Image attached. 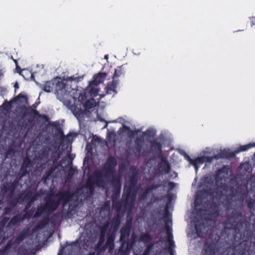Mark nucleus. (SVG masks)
<instances>
[{"label": "nucleus", "mask_w": 255, "mask_h": 255, "mask_svg": "<svg viewBox=\"0 0 255 255\" xmlns=\"http://www.w3.org/2000/svg\"><path fill=\"white\" fill-rule=\"evenodd\" d=\"M226 224L240 236V243L248 242L252 238L253 233L251 229V223L241 211L234 209L226 218Z\"/></svg>", "instance_id": "obj_1"}, {"label": "nucleus", "mask_w": 255, "mask_h": 255, "mask_svg": "<svg viewBox=\"0 0 255 255\" xmlns=\"http://www.w3.org/2000/svg\"><path fill=\"white\" fill-rule=\"evenodd\" d=\"M117 165L116 158L110 156L107 159L106 162L102 169H97L94 171V175L100 184L104 183L103 179L107 180L111 184L114 190V195L119 196L121 187L122 181L121 177L116 175V167Z\"/></svg>", "instance_id": "obj_2"}, {"label": "nucleus", "mask_w": 255, "mask_h": 255, "mask_svg": "<svg viewBox=\"0 0 255 255\" xmlns=\"http://www.w3.org/2000/svg\"><path fill=\"white\" fill-rule=\"evenodd\" d=\"M123 196L122 205L124 208H127L128 205L132 206L136 198V190L124 186Z\"/></svg>", "instance_id": "obj_3"}, {"label": "nucleus", "mask_w": 255, "mask_h": 255, "mask_svg": "<svg viewBox=\"0 0 255 255\" xmlns=\"http://www.w3.org/2000/svg\"><path fill=\"white\" fill-rule=\"evenodd\" d=\"M132 217L130 216L128 212L127 216V221L125 225H124L120 231L121 236L120 241L126 240V238H128L130 235L132 228Z\"/></svg>", "instance_id": "obj_4"}, {"label": "nucleus", "mask_w": 255, "mask_h": 255, "mask_svg": "<svg viewBox=\"0 0 255 255\" xmlns=\"http://www.w3.org/2000/svg\"><path fill=\"white\" fill-rule=\"evenodd\" d=\"M44 201V207L46 209V213L49 214L55 211L60 205L59 201L58 199L55 200L51 196L45 197Z\"/></svg>", "instance_id": "obj_5"}, {"label": "nucleus", "mask_w": 255, "mask_h": 255, "mask_svg": "<svg viewBox=\"0 0 255 255\" xmlns=\"http://www.w3.org/2000/svg\"><path fill=\"white\" fill-rule=\"evenodd\" d=\"M208 220L206 219L204 221H198L195 224L196 233L199 237H204L209 230V227L207 225Z\"/></svg>", "instance_id": "obj_6"}, {"label": "nucleus", "mask_w": 255, "mask_h": 255, "mask_svg": "<svg viewBox=\"0 0 255 255\" xmlns=\"http://www.w3.org/2000/svg\"><path fill=\"white\" fill-rule=\"evenodd\" d=\"M103 179L104 183L102 184L99 183L95 178L94 172L93 174V178L88 179L86 186L91 194H93L94 191L95 185L99 187H104L109 183V181H107V180H105L104 178Z\"/></svg>", "instance_id": "obj_7"}, {"label": "nucleus", "mask_w": 255, "mask_h": 255, "mask_svg": "<svg viewBox=\"0 0 255 255\" xmlns=\"http://www.w3.org/2000/svg\"><path fill=\"white\" fill-rule=\"evenodd\" d=\"M66 84L59 78H54V92L58 96H63L66 93Z\"/></svg>", "instance_id": "obj_8"}, {"label": "nucleus", "mask_w": 255, "mask_h": 255, "mask_svg": "<svg viewBox=\"0 0 255 255\" xmlns=\"http://www.w3.org/2000/svg\"><path fill=\"white\" fill-rule=\"evenodd\" d=\"M28 101L27 97L21 93H19L16 97H14L10 101H5L2 104V106L5 111H9L12 108V104L13 102L18 101L21 103H27Z\"/></svg>", "instance_id": "obj_9"}, {"label": "nucleus", "mask_w": 255, "mask_h": 255, "mask_svg": "<svg viewBox=\"0 0 255 255\" xmlns=\"http://www.w3.org/2000/svg\"><path fill=\"white\" fill-rule=\"evenodd\" d=\"M218 241L216 242H206L204 244V253L205 255H215L218 249Z\"/></svg>", "instance_id": "obj_10"}, {"label": "nucleus", "mask_w": 255, "mask_h": 255, "mask_svg": "<svg viewBox=\"0 0 255 255\" xmlns=\"http://www.w3.org/2000/svg\"><path fill=\"white\" fill-rule=\"evenodd\" d=\"M56 196L58 197V200L59 201L60 204L63 202V205H65L72 200L73 194L69 190H66L59 192Z\"/></svg>", "instance_id": "obj_11"}, {"label": "nucleus", "mask_w": 255, "mask_h": 255, "mask_svg": "<svg viewBox=\"0 0 255 255\" xmlns=\"http://www.w3.org/2000/svg\"><path fill=\"white\" fill-rule=\"evenodd\" d=\"M121 222L122 216L120 214L118 213L111 220V224L113 229L112 232L116 233L118 231L121 225Z\"/></svg>", "instance_id": "obj_12"}, {"label": "nucleus", "mask_w": 255, "mask_h": 255, "mask_svg": "<svg viewBox=\"0 0 255 255\" xmlns=\"http://www.w3.org/2000/svg\"><path fill=\"white\" fill-rule=\"evenodd\" d=\"M15 187L16 185L14 183L7 182L2 185L1 191L5 194L10 190V197H11L14 192Z\"/></svg>", "instance_id": "obj_13"}, {"label": "nucleus", "mask_w": 255, "mask_h": 255, "mask_svg": "<svg viewBox=\"0 0 255 255\" xmlns=\"http://www.w3.org/2000/svg\"><path fill=\"white\" fill-rule=\"evenodd\" d=\"M23 221L22 215L20 214H18L10 219L8 222L7 227L11 228L15 225H19Z\"/></svg>", "instance_id": "obj_14"}, {"label": "nucleus", "mask_w": 255, "mask_h": 255, "mask_svg": "<svg viewBox=\"0 0 255 255\" xmlns=\"http://www.w3.org/2000/svg\"><path fill=\"white\" fill-rule=\"evenodd\" d=\"M116 238V233L111 232L109 230L107 233V239L106 243V246L110 249L114 247V241Z\"/></svg>", "instance_id": "obj_15"}, {"label": "nucleus", "mask_w": 255, "mask_h": 255, "mask_svg": "<svg viewBox=\"0 0 255 255\" xmlns=\"http://www.w3.org/2000/svg\"><path fill=\"white\" fill-rule=\"evenodd\" d=\"M107 74L105 72H99L94 76V80L90 82V84H94L95 85H98L103 82L106 78Z\"/></svg>", "instance_id": "obj_16"}, {"label": "nucleus", "mask_w": 255, "mask_h": 255, "mask_svg": "<svg viewBox=\"0 0 255 255\" xmlns=\"http://www.w3.org/2000/svg\"><path fill=\"white\" fill-rule=\"evenodd\" d=\"M39 196L40 194L38 192L34 194L32 191H28L25 194L22 201H29L34 199H35V201H36Z\"/></svg>", "instance_id": "obj_17"}, {"label": "nucleus", "mask_w": 255, "mask_h": 255, "mask_svg": "<svg viewBox=\"0 0 255 255\" xmlns=\"http://www.w3.org/2000/svg\"><path fill=\"white\" fill-rule=\"evenodd\" d=\"M166 230H167V235L168 237L169 246H170V247L168 248V250L169 252L170 253V255H175L174 254V251L172 249V247L174 246V242L172 240L173 236H172V233L170 231V228L168 226V225L167 224H166Z\"/></svg>", "instance_id": "obj_18"}, {"label": "nucleus", "mask_w": 255, "mask_h": 255, "mask_svg": "<svg viewBox=\"0 0 255 255\" xmlns=\"http://www.w3.org/2000/svg\"><path fill=\"white\" fill-rule=\"evenodd\" d=\"M137 182V176L136 173H132L130 176L128 181H127L124 186L130 187L131 189H134Z\"/></svg>", "instance_id": "obj_19"}, {"label": "nucleus", "mask_w": 255, "mask_h": 255, "mask_svg": "<svg viewBox=\"0 0 255 255\" xmlns=\"http://www.w3.org/2000/svg\"><path fill=\"white\" fill-rule=\"evenodd\" d=\"M151 149L155 153H161L162 152V145L160 142L153 140L150 142Z\"/></svg>", "instance_id": "obj_20"}, {"label": "nucleus", "mask_w": 255, "mask_h": 255, "mask_svg": "<svg viewBox=\"0 0 255 255\" xmlns=\"http://www.w3.org/2000/svg\"><path fill=\"white\" fill-rule=\"evenodd\" d=\"M27 115L28 116H33L34 117H39L42 118L43 119L46 120V121L48 120V118L47 116L44 115H40L39 112L35 109H33L32 107H28L27 109Z\"/></svg>", "instance_id": "obj_21"}, {"label": "nucleus", "mask_w": 255, "mask_h": 255, "mask_svg": "<svg viewBox=\"0 0 255 255\" xmlns=\"http://www.w3.org/2000/svg\"><path fill=\"white\" fill-rule=\"evenodd\" d=\"M235 150L233 151H229L227 150L221 151L218 155L219 158H234L236 156Z\"/></svg>", "instance_id": "obj_22"}, {"label": "nucleus", "mask_w": 255, "mask_h": 255, "mask_svg": "<svg viewBox=\"0 0 255 255\" xmlns=\"http://www.w3.org/2000/svg\"><path fill=\"white\" fill-rule=\"evenodd\" d=\"M97 105V103L94 98H91L85 102L83 105L84 109L87 111L95 107Z\"/></svg>", "instance_id": "obj_23"}, {"label": "nucleus", "mask_w": 255, "mask_h": 255, "mask_svg": "<svg viewBox=\"0 0 255 255\" xmlns=\"http://www.w3.org/2000/svg\"><path fill=\"white\" fill-rule=\"evenodd\" d=\"M255 147V142L254 143H250L247 144H245L244 145H241L239 147H238L236 150H235L236 154L239 153L242 151H245L248 150V149Z\"/></svg>", "instance_id": "obj_24"}, {"label": "nucleus", "mask_w": 255, "mask_h": 255, "mask_svg": "<svg viewBox=\"0 0 255 255\" xmlns=\"http://www.w3.org/2000/svg\"><path fill=\"white\" fill-rule=\"evenodd\" d=\"M144 140L142 139V137H138L136 138L135 140V144L136 145V147H135V153H139L140 152Z\"/></svg>", "instance_id": "obj_25"}, {"label": "nucleus", "mask_w": 255, "mask_h": 255, "mask_svg": "<svg viewBox=\"0 0 255 255\" xmlns=\"http://www.w3.org/2000/svg\"><path fill=\"white\" fill-rule=\"evenodd\" d=\"M43 90L48 93L54 90V79L45 83L43 87Z\"/></svg>", "instance_id": "obj_26"}, {"label": "nucleus", "mask_w": 255, "mask_h": 255, "mask_svg": "<svg viewBox=\"0 0 255 255\" xmlns=\"http://www.w3.org/2000/svg\"><path fill=\"white\" fill-rule=\"evenodd\" d=\"M116 83L114 81H112V82L109 83L106 87L107 94H111L114 93H117L116 90Z\"/></svg>", "instance_id": "obj_27"}, {"label": "nucleus", "mask_w": 255, "mask_h": 255, "mask_svg": "<svg viewBox=\"0 0 255 255\" xmlns=\"http://www.w3.org/2000/svg\"><path fill=\"white\" fill-rule=\"evenodd\" d=\"M152 240L151 235L148 233H144L139 236V241L146 244L150 242Z\"/></svg>", "instance_id": "obj_28"}, {"label": "nucleus", "mask_w": 255, "mask_h": 255, "mask_svg": "<svg viewBox=\"0 0 255 255\" xmlns=\"http://www.w3.org/2000/svg\"><path fill=\"white\" fill-rule=\"evenodd\" d=\"M160 167L162 168L163 172L165 174L168 173L170 171V165L167 160H163V161L160 163Z\"/></svg>", "instance_id": "obj_29"}, {"label": "nucleus", "mask_w": 255, "mask_h": 255, "mask_svg": "<svg viewBox=\"0 0 255 255\" xmlns=\"http://www.w3.org/2000/svg\"><path fill=\"white\" fill-rule=\"evenodd\" d=\"M120 242L122 243V245L119 250V252L120 254L124 255L128 250V243L126 242V240H124L123 241H120Z\"/></svg>", "instance_id": "obj_30"}, {"label": "nucleus", "mask_w": 255, "mask_h": 255, "mask_svg": "<svg viewBox=\"0 0 255 255\" xmlns=\"http://www.w3.org/2000/svg\"><path fill=\"white\" fill-rule=\"evenodd\" d=\"M205 162V160H204L203 156L198 157L195 159H194L192 163L196 170H197L199 168L198 164H202Z\"/></svg>", "instance_id": "obj_31"}, {"label": "nucleus", "mask_w": 255, "mask_h": 255, "mask_svg": "<svg viewBox=\"0 0 255 255\" xmlns=\"http://www.w3.org/2000/svg\"><path fill=\"white\" fill-rule=\"evenodd\" d=\"M125 73V71L124 70L123 65L118 67L117 68H116L115 70V73L113 78L114 79H116Z\"/></svg>", "instance_id": "obj_32"}, {"label": "nucleus", "mask_w": 255, "mask_h": 255, "mask_svg": "<svg viewBox=\"0 0 255 255\" xmlns=\"http://www.w3.org/2000/svg\"><path fill=\"white\" fill-rule=\"evenodd\" d=\"M48 222L49 219L47 218L41 220L36 224V225L35 227V228L38 230L42 229L48 223Z\"/></svg>", "instance_id": "obj_33"}, {"label": "nucleus", "mask_w": 255, "mask_h": 255, "mask_svg": "<svg viewBox=\"0 0 255 255\" xmlns=\"http://www.w3.org/2000/svg\"><path fill=\"white\" fill-rule=\"evenodd\" d=\"M44 212H46V209L44 206H40L37 207V210L34 215V217H39Z\"/></svg>", "instance_id": "obj_34"}, {"label": "nucleus", "mask_w": 255, "mask_h": 255, "mask_svg": "<svg viewBox=\"0 0 255 255\" xmlns=\"http://www.w3.org/2000/svg\"><path fill=\"white\" fill-rule=\"evenodd\" d=\"M34 211V210L32 209H24L25 213L22 215V217L23 220H25L26 219H29L31 218L33 214Z\"/></svg>", "instance_id": "obj_35"}, {"label": "nucleus", "mask_w": 255, "mask_h": 255, "mask_svg": "<svg viewBox=\"0 0 255 255\" xmlns=\"http://www.w3.org/2000/svg\"><path fill=\"white\" fill-rule=\"evenodd\" d=\"M123 128L126 130H128V136L130 137H134V136L135 135V134L136 133H137L138 132H139L140 131V129H136V130H131L130 129V128L129 127H128V126H125L124 125L123 126Z\"/></svg>", "instance_id": "obj_36"}, {"label": "nucleus", "mask_w": 255, "mask_h": 255, "mask_svg": "<svg viewBox=\"0 0 255 255\" xmlns=\"http://www.w3.org/2000/svg\"><path fill=\"white\" fill-rule=\"evenodd\" d=\"M109 225L110 222H107L104 225L100 227V235L106 236L109 227Z\"/></svg>", "instance_id": "obj_37"}, {"label": "nucleus", "mask_w": 255, "mask_h": 255, "mask_svg": "<svg viewBox=\"0 0 255 255\" xmlns=\"http://www.w3.org/2000/svg\"><path fill=\"white\" fill-rule=\"evenodd\" d=\"M155 132L153 130L148 128L145 131L142 132V137L144 136H147L148 137H154L155 136Z\"/></svg>", "instance_id": "obj_38"}, {"label": "nucleus", "mask_w": 255, "mask_h": 255, "mask_svg": "<svg viewBox=\"0 0 255 255\" xmlns=\"http://www.w3.org/2000/svg\"><path fill=\"white\" fill-rule=\"evenodd\" d=\"M32 165L30 159L28 157L25 158L23 161L21 166L23 168H30Z\"/></svg>", "instance_id": "obj_39"}, {"label": "nucleus", "mask_w": 255, "mask_h": 255, "mask_svg": "<svg viewBox=\"0 0 255 255\" xmlns=\"http://www.w3.org/2000/svg\"><path fill=\"white\" fill-rule=\"evenodd\" d=\"M15 150L13 148H9L5 153L4 158H11L14 156L15 154Z\"/></svg>", "instance_id": "obj_40"}, {"label": "nucleus", "mask_w": 255, "mask_h": 255, "mask_svg": "<svg viewBox=\"0 0 255 255\" xmlns=\"http://www.w3.org/2000/svg\"><path fill=\"white\" fill-rule=\"evenodd\" d=\"M21 197V195H20L19 197L18 198H15L11 199L8 203L9 206H11V207L13 208L16 206L18 202H19V200L20 198Z\"/></svg>", "instance_id": "obj_41"}, {"label": "nucleus", "mask_w": 255, "mask_h": 255, "mask_svg": "<svg viewBox=\"0 0 255 255\" xmlns=\"http://www.w3.org/2000/svg\"><path fill=\"white\" fill-rule=\"evenodd\" d=\"M8 220L9 218L5 217L3 218L1 221L0 222V234H1V233L3 231L4 227L5 226V224L8 222Z\"/></svg>", "instance_id": "obj_42"}, {"label": "nucleus", "mask_w": 255, "mask_h": 255, "mask_svg": "<svg viewBox=\"0 0 255 255\" xmlns=\"http://www.w3.org/2000/svg\"><path fill=\"white\" fill-rule=\"evenodd\" d=\"M26 233L25 232H21L15 238V242L16 243H20L25 238Z\"/></svg>", "instance_id": "obj_43"}, {"label": "nucleus", "mask_w": 255, "mask_h": 255, "mask_svg": "<svg viewBox=\"0 0 255 255\" xmlns=\"http://www.w3.org/2000/svg\"><path fill=\"white\" fill-rule=\"evenodd\" d=\"M229 168L226 166L224 165L221 168L218 169V174H222L224 173L225 174L228 175L229 172Z\"/></svg>", "instance_id": "obj_44"}, {"label": "nucleus", "mask_w": 255, "mask_h": 255, "mask_svg": "<svg viewBox=\"0 0 255 255\" xmlns=\"http://www.w3.org/2000/svg\"><path fill=\"white\" fill-rule=\"evenodd\" d=\"M149 193H150V192L149 191V190L147 188L145 190L144 192L142 194L139 195V200L143 201V200H145L147 198L148 195V194Z\"/></svg>", "instance_id": "obj_45"}, {"label": "nucleus", "mask_w": 255, "mask_h": 255, "mask_svg": "<svg viewBox=\"0 0 255 255\" xmlns=\"http://www.w3.org/2000/svg\"><path fill=\"white\" fill-rule=\"evenodd\" d=\"M204 160H205V162L211 163L212 162L214 159H219V157L218 155H215L214 156H203Z\"/></svg>", "instance_id": "obj_46"}, {"label": "nucleus", "mask_w": 255, "mask_h": 255, "mask_svg": "<svg viewBox=\"0 0 255 255\" xmlns=\"http://www.w3.org/2000/svg\"><path fill=\"white\" fill-rule=\"evenodd\" d=\"M161 187V185L160 184H152L149 187H148L147 188L149 190V191L151 192L153 190H156Z\"/></svg>", "instance_id": "obj_47"}, {"label": "nucleus", "mask_w": 255, "mask_h": 255, "mask_svg": "<svg viewBox=\"0 0 255 255\" xmlns=\"http://www.w3.org/2000/svg\"><path fill=\"white\" fill-rule=\"evenodd\" d=\"M255 205V200L250 199L248 201L247 203V206L249 209H252L254 208V206Z\"/></svg>", "instance_id": "obj_48"}, {"label": "nucleus", "mask_w": 255, "mask_h": 255, "mask_svg": "<svg viewBox=\"0 0 255 255\" xmlns=\"http://www.w3.org/2000/svg\"><path fill=\"white\" fill-rule=\"evenodd\" d=\"M12 208L10 206L4 207L3 209L4 214L6 215H9L12 211Z\"/></svg>", "instance_id": "obj_49"}, {"label": "nucleus", "mask_w": 255, "mask_h": 255, "mask_svg": "<svg viewBox=\"0 0 255 255\" xmlns=\"http://www.w3.org/2000/svg\"><path fill=\"white\" fill-rule=\"evenodd\" d=\"M153 246L154 245L152 243H150L149 245H148L145 249L144 253L145 254H148L153 249Z\"/></svg>", "instance_id": "obj_50"}, {"label": "nucleus", "mask_w": 255, "mask_h": 255, "mask_svg": "<svg viewBox=\"0 0 255 255\" xmlns=\"http://www.w3.org/2000/svg\"><path fill=\"white\" fill-rule=\"evenodd\" d=\"M106 236L99 235V239L98 243V245H101L105 241Z\"/></svg>", "instance_id": "obj_51"}, {"label": "nucleus", "mask_w": 255, "mask_h": 255, "mask_svg": "<svg viewBox=\"0 0 255 255\" xmlns=\"http://www.w3.org/2000/svg\"><path fill=\"white\" fill-rule=\"evenodd\" d=\"M20 172L21 176H26L29 173L27 168H23L22 166H21Z\"/></svg>", "instance_id": "obj_52"}, {"label": "nucleus", "mask_w": 255, "mask_h": 255, "mask_svg": "<svg viewBox=\"0 0 255 255\" xmlns=\"http://www.w3.org/2000/svg\"><path fill=\"white\" fill-rule=\"evenodd\" d=\"M35 201V199L32 200V201H26L27 203L25 205L24 209H29V208L32 205L34 202Z\"/></svg>", "instance_id": "obj_53"}, {"label": "nucleus", "mask_w": 255, "mask_h": 255, "mask_svg": "<svg viewBox=\"0 0 255 255\" xmlns=\"http://www.w3.org/2000/svg\"><path fill=\"white\" fill-rule=\"evenodd\" d=\"M8 250L5 248L0 250V255H8Z\"/></svg>", "instance_id": "obj_54"}, {"label": "nucleus", "mask_w": 255, "mask_h": 255, "mask_svg": "<svg viewBox=\"0 0 255 255\" xmlns=\"http://www.w3.org/2000/svg\"><path fill=\"white\" fill-rule=\"evenodd\" d=\"M168 186L169 187V190H172L175 187V183L173 182H168Z\"/></svg>", "instance_id": "obj_55"}, {"label": "nucleus", "mask_w": 255, "mask_h": 255, "mask_svg": "<svg viewBox=\"0 0 255 255\" xmlns=\"http://www.w3.org/2000/svg\"><path fill=\"white\" fill-rule=\"evenodd\" d=\"M184 156L185 159L188 161L190 164H192L193 159L191 158V157L186 153H184Z\"/></svg>", "instance_id": "obj_56"}, {"label": "nucleus", "mask_w": 255, "mask_h": 255, "mask_svg": "<svg viewBox=\"0 0 255 255\" xmlns=\"http://www.w3.org/2000/svg\"><path fill=\"white\" fill-rule=\"evenodd\" d=\"M201 203H202L201 200H200L199 201V199H198V197H197L195 199V201H194L195 206H199V205H200L201 204Z\"/></svg>", "instance_id": "obj_57"}, {"label": "nucleus", "mask_w": 255, "mask_h": 255, "mask_svg": "<svg viewBox=\"0 0 255 255\" xmlns=\"http://www.w3.org/2000/svg\"><path fill=\"white\" fill-rule=\"evenodd\" d=\"M84 113V111L81 109H78L77 111L75 112V115L80 116Z\"/></svg>", "instance_id": "obj_58"}, {"label": "nucleus", "mask_w": 255, "mask_h": 255, "mask_svg": "<svg viewBox=\"0 0 255 255\" xmlns=\"http://www.w3.org/2000/svg\"><path fill=\"white\" fill-rule=\"evenodd\" d=\"M86 99L85 95H80L78 98L79 101H84Z\"/></svg>", "instance_id": "obj_59"}, {"label": "nucleus", "mask_w": 255, "mask_h": 255, "mask_svg": "<svg viewBox=\"0 0 255 255\" xmlns=\"http://www.w3.org/2000/svg\"><path fill=\"white\" fill-rule=\"evenodd\" d=\"M57 133L60 136H62L64 135L63 131L61 128H58Z\"/></svg>", "instance_id": "obj_60"}, {"label": "nucleus", "mask_w": 255, "mask_h": 255, "mask_svg": "<svg viewBox=\"0 0 255 255\" xmlns=\"http://www.w3.org/2000/svg\"><path fill=\"white\" fill-rule=\"evenodd\" d=\"M11 246V241H8L7 242V243L6 244V246L4 247V248L7 249V250H8V249L10 248Z\"/></svg>", "instance_id": "obj_61"}, {"label": "nucleus", "mask_w": 255, "mask_h": 255, "mask_svg": "<svg viewBox=\"0 0 255 255\" xmlns=\"http://www.w3.org/2000/svg\"><path fill=\"white\" fill-rule=\"evenodd\" d=\"M38 104H39V103L35 102L30 107H32V108H33V109H35L37 108V107L38 106Z\"/></svg>", "instance_id": "obj_62"}, {"label": "nucleus", "mask_w": 255, "mask_h": 255, "mask_svg": "<svg viewBox=\"0 0 255 255\" xmlns=\"http://www.w3.org/2000/svg\"><path fill=\"white\" fill-rule=\"evenodd\" d=\"M235 255H246L245 252H244L243 251H240L238 253V255H237V253H235Z\"/></svg>", "instance_id": "obj_63"}, {"label": "nucleus", "mask_w": 255, "mask_h": 255, "mask_svg": "<svg viewBox=\"0 0 255 255\" xmlns=\"http://www.w3.org/2000/svg\"><path fill=\"white\" fill-rule=\"evenodd\" d=\"M93 94L94 95H97L99 91L98 89H93Z\"/></svg>", "instance_id": "obj_64"}]
</instances>
